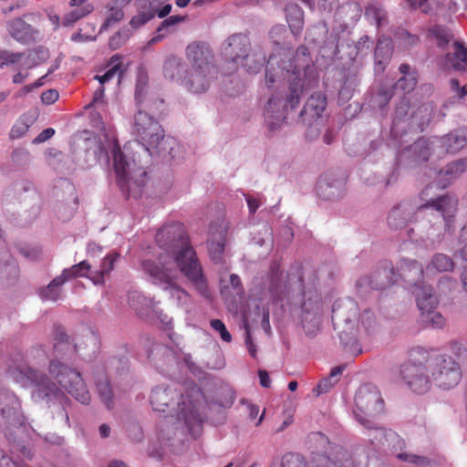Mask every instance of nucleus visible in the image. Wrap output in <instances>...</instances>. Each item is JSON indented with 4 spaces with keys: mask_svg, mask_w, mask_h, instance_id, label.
<instances>
[{
    "mask_svg": "<svg viewBox=\"0 0 467 467\" xmlns=\"http://www.w3.org/2000/svg\"><path fill=\"white\" fill-rule=\"evenodd\" d=\"M48 372L56 382L47 375L31 368L15 369L12 374L23 387H34L32 399L35 401L50 402L67 400L63 389L82 404H88L90 394L78 370L70 368L58 358H52Z\"/></svg>",
    "mask_w": 467,
    "mask_h": 467,
    "instance_id": "obj_1",
    "label": "nucleus"
},
{
    "mask_svg": "<svg viewBox=\"0 0 467 467\" xmlns=\"http://www.w3.org/2000/svg\"><path fill=\"white\" fill-rule=\"evenodd\" d=\"M156 242L163 253L155 265L162 268V263L166 262V266H178L195 288L204 294L206 281L195 251L189 244L184 225L177 222L163 225L156 234Z\"/></svg>",
    "mask_w": 467,
    "mask_h": 467,
    "instance_id": "obj_2",
    "label": "nucleus"
},
{
    "mask_svg": "<svg viewBox=\"0 0 467 467\" xmlns=\"http://www.w3.org/2000/svg\"><path fill=\"white\" fill-rule=\"evenodd\" d=\"M275 56H270L265 69V86L275 90L265 107V119L271 130L280 126L285 119V111L296 109L303 94V78L298 69L288 70L277 66Z\"/></svg>",
    "mask_w": 467,
    "mask_h": 467,
    "instance_id": "obj_3",
    "label": "nucleus"
},
{
    "mask_svg": "<svg viewBox=\"0 0 467 467\" xmlns=\"http://www.w3.org/2000/svg\"><path fill=\"white\" fill-rule=\"evenodd\" d=\"M203 400L201 389L193 385L186 395L170 386L155 387L150 396L151 407L156 411L164 412L167 409L184 420L189 431L197 436L201 431L202 419L199 407Z\"/></svg>",
    "mask_w": 467,
    "mask_h": 467,
    "instance_id": "obj_4",
    "label": "nucleus"
},
{
    "mask_svg": "<svg viewBox=\"0 0 467 467\" xmlns=\"http://www.w3.org/2000/svg\"><path fill=\"white\" fill-rule=\"evenodd\" d=\"M332 320L338 327H342L339 337L345 348L352 354L358 355L362 349L358 342V336L368 335L376 326L374 314L365 310L359 317L357 304L347 300L341 305L334 306Z\"/></svg>",
    "mask_w": 467,
    "mask_h": 467,
    "instance_id": "obj_5",
    "label": "nucleus"
},
{
    "mask_svg": "<svg viewBox=\"0 0 467 467\" xmlns=\"http://www.w3.org/2000/svg\"><path fill=\"white\" fill-rule=\"evenodd\" d=\"M186 57L192 69L186 72L182 85L194 94L205 92L215 72L211 50L203 44L192 43L186 48Z\"/></svg>",
    "mask_w": 467,
    "mask_h": 467,
    "instance_id": "obj_6",
    "label": "nucleus"
},
{
    "mask_svg": "<svg viewBox=\"0 0 467 467\" xmlns=\"http://www.w3.org/2000/svg\"><path fill=\"white\" fill-rule=\"evenodd\" d=\"M384 402L376 386L370 383L358 388L355 394L352 414L354 419L367 429H375L376 439L385 436L382 429L378 428L376 418L383 411Z\"/></svg>",
    "mask_w": 467,
    "mask_h": 467,
    "instance_id": "obj_7",
    "label": "nucleus"
},
{
    "mask_svg": "<svg viewBox=\"0 0 467 467\" xmlns=\"http://www.w3.org/2000/svg\"><path fill=\"white\" fill-rule=\"evenodd\" d=\"M134 120V133L140 139L147 151L152 149L159 154L167 153L173 157L175 141L171 138H165L164 130L157 120L141 110L137 112Z\"/></svg>",
    "mask_w": 467,
    "mask_h": 467,
    "instance_id": "obj_8",
    "label": "nucleus"
},
{
    "mask_svg": "<svg viewBox=\"0 0 467 467\" xmlns=\"http://www.w3.org/2000/svg\"><path fill=\"white\" fill-rule=\"evenodd\" d=\"M113 166L118 179V184L126 191L128 197L137 199L141 193V188L146 182L147 172L142 166L130 168L125 160L119 145L112 150Z\"/></svg>",
    "mask_w": 467,
    "mask_h": 467,
    "instance_id": "obj_9",
    "label": "nucleus"
},
{
    "mask_svg": "<svg viewBox=\"0 0 467 467\" xmlns=\"http://www.w3.org/2000/svg\"><path fill=\"white\" fill-rule=\"evenodd\" d=\"M251 42L249 37L244 34H234L228 37L223 47V55L229 63H245L244 67L251 74L258 73L265 65V57L255 58V55L250 56Z\"/></svg>",
    "mask_w": 467,
    "mask_h": 467,
    "instance_id": "obj_10",
    "label": "nucleus"
},
{
    "mask_svg": "<svg viewBox=\"0 0 467 467\" xmlns=\"http://www.w3.org/2000/svg\"><path fill=\"white\" fill-rule=\"evenodd\" d=\"M143 269L150 275L152 282L168 291L179 306H184L190 301V296L174 282L180 269L178 266H166V262H163L161 268L155 262L146 261Z\"/></svg>",
    "mask_w": 467,
    "mask_h": 467,
    "instance_id": "obj_11",
    "label": "nucleus"
},
{
    "mask_svg": "<svg viewBox=\"0 0 467 467\" xmlns=\"http://www.w3.org/2000/svg\"><path fill=\"white\" fill-rule=\"evenodd\" d=\"M432 382L440 389H451L462 379V369L458 362L448 355L440 354L430 359Z\"/></svg>",
    "mask_w": 467,
    "mask_h": 467,
    "instance_id": "obj_12",
    "label": "nucleus"
},
{
    "mask_svg": "<svg viewBox=\"0 0 467 467\" xmlns=\"http://www.w3.org/2000/svg\"><path fill=\"white\" fill-rule=\"evenodd\" d=\"M170 0H135L134 5L136 14L130 20V26L137 30L155 16L160 18L166 17L171 11Z\"/></svg>",
    "mask_w": 467,
    "mask_h": 467,
    "instance_id": "obj_13",
    "label": "nucleus"
},
{
    "mask_svg": "<svg viewBox=\"0 0 467 467\" xmlns=\"http://www.w3.org/2000/svg\"><path fill=\"white\" fill-rule=\"evenodd\" d=\"M431 368L422 363L408 362L401 366L400 374L406 384L417 393L429 390L432 382Z\"/></svg>",
    "mask_w": 467,
    "mask_h": 467,
    "instance_id": "obj_14",
    "label": "nucleus"
},
{
    "mask_svg": "<svg viewBox=\"0 0 467 467\" xmlns=\"http://www.w3.org/2000/svg\"><path fill=\"white\" fill-rule=\"evenodd\" d=\"M0 412L11 426H22L25 422V418L20 411V402L11 391L4 390L0 392Z\"/></svg>",
    "mask_w": 467,
    "mask_h": 467,
    "instance_id": "obj_15",
    "label": "nucleus"
},
{
    "mask_svg": "<svg viewBox=\"0 0 467 467\" xmlns=\"http://www.w3.org/2000/svg\"><path fill=\"white\" fill-rule=\"evenodd\" d=\"M301 321L307 335H315L321 325V309L317 300L308 299L302 306Z\"/></svg>",
    "mask_w": 467,
    "mask_h": 467,
    "instance_id": "obj_16",
    "label": "nucleus"
},
{
    "mask_svg": "<svg viewBox=\"0 0 467 467\" xmlns=\"http://www.w3.org/2000/svg\"><path fill=\"white\" fill-rule=\"evenodd\" d=\"M397 275L391 263L384 262L368 279V285L376 290L385 289L397 282Z\"/></svg>",
    "mask_w": 467,
    "mask_h": 467,
    "instance_id": "obj_17",
    "label": "nucleus"
},
{
    "mask_svg": "<svg viewBox=\"0 0 467 467\" xmlns=\"http://www.w3.org/2000/svg\"><path fill=\"white\" fill-rule=\"evenodd\" d=\"M412 293L415 296L420 314L432 308H437L439 301L431 285L423 283L413 284Z\"/></svg>",
    "mask_w": 467,
    "mask_h": 467,
    "instance_id": "obj_18",
    "label": "nucleus"
},
{
    "mask_svg": "<svg viewBox=\"0 0 467 467\" xmlns=\"http://www.w3.org/2000/svg\"><path fill=\"white\" fill-rule=\"evenodd\" d=\"M7 30L13 38L24 44L34 41L37 35V31L21 17L9 21Z\"/></svg>",
    "mask_w": 467,
    "mask_h": 467,
    "instance_id": "obj_19",
    "label": "nucleus"
},
{
    "mask_svg": "<svg viewBox=\"0 0 467 467\" xmlns=\"http://www.w3.org/2000/svg\"><path fill=\"white\" fill-rule=\"evenodd\" d=\"M444 65L454 70H466L467 68V48L462 43L454 41L445 56Z\"/></svg>",
    "mask_w": 467,
    "mask_h": 467,
    "instance_id": "obj_20",
    "label": "nucleus"
},
{
    "mask_svg": "<svg viewBox=\"0 0 467 467\" xmlns=\"http://www.w3.org/2000/svg\"><path fill=\"white\" fill-rule=\"evenodd\" d=\"M225 235L226 229L223 226H220L216 230H211L210 236L208 238V252L211 259L214 263H221L223 255L225 246Z\"/></svg>",
    "mask_w": 467,
    "mask_h": 467,
    "instance_id": "obj_21",
    "label": "nucleus"
},
{
    "mask_svg": "<svg viewBox=\"0 0 467 467\" xmlns=\"http://www.w3.org/2000/svg\"><path fill=\"white\" fill-rule=\"evenodd\" d=\"M440 142L446 152L455 153L467 145V128L451 131L440 138Z\"/></svg>",
    "mask_w": 467,
    "mask_h": 467,
    "instance_id": "obj_22",
    "label": "nucleus"
},
{
    "mask_svg": "<svg viewBox=\"0 0 467 467\" xmlns=\"http://www.w3.org/2000/svg\"><path fill=\"white\" fill-rule=\"evenodd\" d=\"M163 76L166 79L182 84L186 75L185 65L182 58L169 56L163 63Z\"/></svg>",
    "mask_w": 467,
    "mask_h": 467,
    "instance_id": "obj_23",
    "label": "nucleus"
},
{
    "mask_svg": "<svg viewBox=\"0 0 467 467\" xmlns=\"http://www.w3.org/2000/svg\"><path fill=\"white\" fill-rule=\"evenodd\" d=\"M392 40L388 36H380L375 48V68L383 71L392 57Z\"/></svg>",
    "mask_w": 467,
    "mask_h": 467,
    "instance_id": "obj_24",
    "label": "nucleus"
},
{
    "mask_svg": "<svg viewBox=\"0 0 467 467\" xmlns=\"http://www.w3.org/2000/svg\"><path fill=\"white\" fill-rule=\"evenodd\" d=\"M397 280L401 277L409 283H418V279L423 275L421 265L412 259H401L398 266Z\"/></svg>",
    "mask_w": 467,
    "mask_h": 467,
    "instance_id": "obj_25",
    "label": "nucleus"
},
{
    "mask_svg": "<svg viewBox=\"0 0 467 467\" xmlns=\"http://www.w3.org/2000/svg\"><path fill=\"white\" fill-rule=\"evenodd\" d=\"M437 190L432 184L424 188L420 194L422 204H453L458 202L452 195L437 193Z\"/></svg>",
    "mask_w": 467,
    "mask_h": 467,
    "instance_id": "obj_26",
    "label": "nucleus"
},
{
    "mask_svg": "<svg viewBox=\"0 0 467 467\" xmlns=\"http://www.w3.org/2000/svg\"><path fill=\"white\" fill-rule=\"evenodd\" d=\"M467 170V158L459 159L447 164L439 171L441 181L444 182L443 187L459 178Z\"/></svg>",
    "mask_w": 467,
    "mask_h": 467,
    "instance_id": "obj_27",
    "label": "nucleus"
},
{
    "mask_svg": "<svg viewBox=\"0 0 467 467\" xmlns=\"http://www.w3.org/2000/svg\"><path fill=\"white\" fill-rule=\"evenodd\" d=\"M119 258V254L110 253L105 256L100 264L99 270L92 271L89 279L95 285H103L105 277L114 269V265Z\"/></svg>",
    "mask_w": 467,
    "mask_h": 467,
    "instance_id": "obj_28",
    "label": "nucleus"
},
{
    "mask_svg": "<svg viewBox=\"0 0 467 467\" xmlns=\"http://www.w3.org/2000/svg\"><path fill=\"white\" fill-rule=\"evenodd\" d=\"M327 106V99L320 92H315L306 100L300 114H310L312 118H318L324 111Z\"/></svg>",
    "mask_w": 467,
    "mask_h": 467,
    "instance_id": "obj_29",
    "label": "nucleus"
},
{
    "mask_svg": "<svg viewBox=\"0 0 467 467\" xmlns=\"http://www.w3.org/2000/svg\"><path fill=\"white\" fill-rule=\"evenodd\" d=\"M344 181H336L330 184L327 179L321 178L317 183V191L324 200L334 201V197L338 196L343 189Z\"/></svg>",
    "mask_w": 467,
    "mask_h": 467,
    "instance_id": "obj_30",
    "label": "nucleus"
},
{
    "mask_svg": "<svg viewBox=\"0 0 467 467\" xmlns=\"http://www.w3.org/2000/svg\"><path fill=\"white\" fill-rule=\"evenodd\" d=\"M65 283L64 276L55 277L47 286L39 290V296L42 300L55 302L60 298L61 286Z\"/></svg>",
    "mask_w": 467,
    "mask_h": 467,
    "instance_id": "obj_31",
    "label": "nucleus"
},
{
    "mask_svg": "<svg viewBox=\"0 0 467 467\" xmlns=\"http://www.w3.org/2000/svg\"><path fill=\"white\" fill-rule=\"evenodd\" d=\"M454 264L450 256L443 254H435L426 267V273L433 275L452 270Z\"/></svg>",
    "mask_w": 467,
    "mask_h": 467,
    "instance_id": "obj_32",
    "label": "nucleus"
},
{
    "mask_svg": "<svg viewBox=\"0 0 467 467\" xmlns=\"http://www.w3.org/2000/svg\"><path fill=\"white\" fill-rule=\"evenodd\" d=\"M289 27L294 35L299 34L304 26V12L297 5H290L286 8Z\"/></svg>",
    "mask_w": 467,
    "mask_h": 467,
    "instance_id": "obj_33",
    "label": "nucleus"
},
{
    "mask_svg": "<svg viewBox=\"0 0 467 467\" xmlns=\"http://www.w3.org/2000/svg\"><path fill=\"white\" fill-rule=\"evenodd\" d=\"M109 67H110L103 75L95 76V79H97L100 85H104L115 78H117L119 83L120 82V79L123 76V70L121 68L119 58L117 56H114L110 58Z\"/></svg>",
    "mask_w": 467,
    "mask_h": 467,
    "instance_id": "obj_34",
    "label": "nucleus"
},
{
    "mask_svg": "<svg viewBox=\"0 0 467 467\" xmlns=\"http://www.w3.org/2000/svg\"><path fill=\"white\" fill-rule=\"evenodd\" d=\"M97 391L101 402L107 409H112L115 401V393L107 378L97 381Z\"/></svg>",
    "mask_w": 467,
    "mask_h": 467,
    "instance_id": "obj_35",
    "label": "nucleus"
},
{
    "mask_svg": "<svg viewBox=\"0 0 467 467\" xmlns=\"http://www.w3.org/2000/svg\"><path fill=\"white\" fill-rule=\"evenodd\" d=\"M185 20V16H171L164 19L157 28V35L154 36L150 41L149 45L156 44L161 41L168 34V28L175 26Z\"/></svg>",
    "mask_w": 467,
    "mask_h": 467,
    "instance_id": "obj_36",
    "label": "nucleus"
},
{
    "mask_svg": "<svg viewBox=\"0 0 467 467\" xmlns=\"http://www.w3.org/2000/svg\"><path fill=\"white\" fill-rule=\"evenodd\" d=\"M74 8L65 15L62 20V25L65 26H70L78 22L80 18L90 14L94 7L90 4H87L83 6H73Z\"/></svg>",
    "mask_w": 467,
    "mask_h": 467,
    "instance_id": "obj_37",
    "label": "nucleus"
},
{
    "mask_svg": "<svg viewBox=\"0 0 467 467\" xmlns=\"http://www.w3.org/2000/svg\"><path fill=\"white\" fill-rule=\"evenodd\" d=\"M336 458L333 462H331L330 459L320 455L319 458L317 461L323 462L325 461L326 463L322 467H330V464H333L335 466L338 467H353L352 462L348 459L349 455L347 451H345L342 448L337 447L335 451Z\"/></svg>",
    "mask_w": 467,
    "mask_h": 467,
    "instance_id": "obj_38",
    "label": "nucleus"
},
{
    "mask_svg": "<svg viewBox=\"0 0 467 467\" xmlns=\"http://www.w3.org/2000/svg\"><path fill=\"white\" fill-rule=\"evenodd\" d=\"M420 318L426 326L431 328H442L446 324L445 318L436 308L421 313Z\"/></svg>",
    "mask_w": 467,
    "mask_h": 467,
    "instance_id": "obj_39",
    "label": "nucleus"
},
{
    "mask_svg": "<svg viewBox=\"0 0 467 467\" xmlns=\"http://www.w3.org/2000/svg\"><path fill=\"white\" fill-rule=\"evenodd\" d=\"M409 150L413 153L417 161H426L431 155V146L427 140L420 139L410 146Z\"/></svg>",
    "mask_w": 467,
    "mask_h": 467,
    "instance_id": "obj_40",
    "label": "nucleus"
},
{
    "mask_svg": "<svg viewBox=\"0 0 467 467\" xmlns=\"http://www.w3.org/2000/svg\"><path fill=\"white\" fill-rule=\"evenodd\" d=\"M54 340V350L57 355H62L64 352L70 350L71 348L78 350V348H80L79 343H76L72 347L68 341L67 336L62 330L56 331Z\"/></svg>",
    "mask_w": 467,
    "mask_h": 467,
    "instance_id": "obj_41",
    "label": "nucleus"
},
{
    "mask_svg": "<svg viewBox=\"0 0 467 467\" xmlns=\"http://www.w3.org/2000/svg\"><path fill=\"white\" fill-rule=\"evenodd\" d=\"M90 268L91 266L87 261H82L79 264L71 266L70 268L64 269L59 276H64L65 282L67 279L77 276H85L89 278L90 275H88V271Z\"/></svg>",
    "mask_w": 467,
    "mask_h": 467,
    "instance_id": "obj_42",
    "label": "nucleus"
},
{
    "mask_svg": "<svg viewBox=\"0 0 467 467\" xmlns=\"http://www.w3.org/2000/svg\"><path fill=\"white\" fill-rule=\"evenodd\" d=\"M222 294L224 296H239L244 294V288L241 284V279L237 275H230V285H225L222 287Z\"/></svg>",
    "mask_w": 467,
    "mask_h": 467,
    "instance_id": "obj_43",
    "label": "nucleus"
},
{
    "mask_svg": "<svg viewBox=\"0 0 467 467\" xmlns=\"http://www.w3.org/2000/svg\"><path fill=\"white\" fill-rule=\"evenodd\" d=\"M129 305L136 311L141 312L144 308L150 306V299L145 297L139 291H130L128 295Z\"/></svg>",
    "mask_w": 467,
    "mask_h": 467,
    "instance_id": "obj_44",
    "label": "nucleus"
},
{
    "mask_svg": "<svg viewBox=\"0 0 467 467\" xmlns=\"http://www.w3.org/2000/svg\"><path fill=\"white\" fill-rule=\"evenodd\" d=\"M365 16L373 20L378 27L384 25L387 19L385 10L377 4H370L366 9Z\"/></svg>",
    "mask_w": 467,
    "mask_h": 467,
    "instance_id": "obj_45",
    "label": "nucleus"
},
{
    "mask_svg": "<svg viewBox=\"0 0 467 467\" xmlns=\"http://www.w3.org/2000/svg\"><path fill=\"white\" fill-rule=\"evenodd\" d=\"M430 33L437 39L439 47L448 45L452 39L451 33L445 27L435 26L430 29Z\"/></svg>",
    "mask_w": 467,
    "mask_h": 467,
    "instance_id": "obj_46",
    "label": "nucleus"
},
{
    "mask_svg": "<svg viewBox=\"0 0 467 467\" xmlns=\"http://www.w3.org/2000/svg\"><path fill=\"white\" fill-rule=\"evenodd\" d=\"M27 119V115H23L17 122L13 126L10 131V136L13 139H17L22 137L28 130L29 127L32 125L33 120L29 119V123L25 122V119Z\"/></svg>",
    "mask_w": 467,
    "mask_h": 467,
    "instance_id": "obj_47",
    "label": "nucleus"
},
{
    "mask_svg": "<svg viewBox=\"0 0 467 467\" xmlns=\"http://www.w3.org/2000/svg\"><path fill=\"white\" fill-rule=\"evenodd\" d=\"M282 467H308V465L303 456L287 453L282 459Z\"/></svg>",
    "mask_w": 467,
    "mask_h": 467,
    "instance_id": "obj_48",
    "label": "nucleus"
},
{
    "mask_svg": "<svg viewBox=\"0 0 467 467\" xmlns=\"http://www.w3.org/2000/svg\"><path fill=\"white\" fill-rule=\"evenodd\" d=\"M124 18V11L117 6H112L109 10V15L102 25V28L106 29Z\"/></svg>",
    "mask_w": 467,
    "mask_h": 467,
    "instance_id": "obj_49",
    "label": "nucleus"
},
{
    "mask_svg": "<svg viewBox=\"0 0 467 467\" xmlns=\"http://www.w3.org/2000/svg\"><path fill=\"white\" fill-rule=\"evenodd\" d=\"M417 85V78L415 76L402 77L400 78L396 86L402 89L405 93L412 91Z\"/></svg>",
    "mask_w": 467,
    "mask_h": 467,
    "instance_id": "obj_50",
    "label": "nucleus"
},
{
    "mask_svg": "<svg viewBox=\"0 0 467 467\" xmlns=\"http://www.w3.org/2000/svg\"><path fill=\"white\" fill-rule=\"evenodd\" d=\"M211 327L219 332L220 337L223 341L230 342L232 340L230 333L227 331L224 324L220 319H213L211 321Z\"/></svg>",
    "mask_w": 467,
    "mask_h": 467,
    "instance_id": "obj_51",
    "label": "nucleus"
},
{
    "mask_svg": "<svg viewBox=\"0 0 467 467\" xmlns=\"http://www.w3.org/2000/svg\"><path fill=\"white\" fill-rule=\"evenodd\" d=\"M337 379H332L330 377L322 379L316 388L317 395L328 391L332 387L336 385Z\"/></svg>",
    "mask_w": 467,
    "mask_h": 467,
    "instance_id": "obj_52",
    "label": "nucleus"
},
{
    "mask_svg": "<svg viewBox=\"0 0 467 467\" xmlns=\"http://www.w3.org/2000/svg\"><path fill=\"white\" fill-rule=\"evenodd\" d=\"M59 98V93L57 89H48L42 93L41 100L44 104L51 105L55 103Z\"/></svg>",
    "mask_w": 467,
    "mask_h": 467,
    "instance_id": "obj_53",
    "label": "nucleus"
},
{
    "mask_svg": "<svg viewBox=\"0 0 467 467\" xmlns=\"http://www.w3.org/2000/svg\"><path fill=\"white\" fill-rule=\"evenodd\" d=\"M397 457L400 460H402V461H405V462H413V463H417V464H422L423 462H425V459L424 458L420 457V456L415 455V454H410V453H408V452L399 453L397 455Z\"/></svg>",
    "mask_w": 467,
    "mask_h": 467,
    "instance_id": "obj_54",
    "label": "nucleus"
},
{
    "mask_svg": "<svg viewBox=\"0 0 467 467\" xmlns=\"http://www.w3.org/2000/svg\"><path fill=\"white\" fill-rule=\"evenodd\" d=\"M460 242L464 244V246L460 251V255L463 261L467 262V224L461 231Z\"/></svg>",
    "mask_w": 467,
    "mask_h": 467,
    "instance_id": "obj_55",
    "label": "nucleus"
},
{
    "mask_svg": "<svg viewBox=\"0 0 467 467\" xmlns=\"http://www.w3.org/2000/svg\"><path fill=\"white\" fill-rule=\"evenodd\" d=\"M451 349L452 353L458 358H463L467 357V348L465 346H463L461 343L454 342L451 344Z\"/></svg>",
    "mask_w": 467,
    "mask_h": 467,
    "instance_id": "obj_56",
    "label": "nucleus"
},
{
    "mask_svg": "<svg viewBox=\"0 0 467 467\" xmlns=\"http://www.w3.org/2000/svg\"><path fill=\"white\" fill-rule=\"evenodd\" d=\"M24 57L25 53L6 51L5 65L20 62Z\"/></svg>",
    "mask_w": 467,
    "mask_h": 467,
    "instance_id": "obj_57",
    "label": "nucleus"
},
{
    "mask_svg": "<svg viewBox=\"0 0 467 467\" xmlns=\"http://www.w3.org/2000/svg\"><path fill=\"white\" fill-rule=\"evenodd\" d=\"M55 134V130L52 128H47L42 130L37 137L35 139V142L40 143L49 140Z\"/></svg>",
    "mask_w": 467,
    "mask_h": 467,
    "instance_id": "obj_58",
    "label": "nucleus"
},
{
    "mask_svg": "<svg viewBox=\"0 0 467 467\" xmlns=\"http://www.w3.org/2000/svg\"><path fill=\"white\" fill-rule=\"evenodd\" d=\"M105 88L103 85H101L94 93L93 99L91 104H99L104 103L103 98H104Z\"/></svg>",
    "mask_w": 467,
    "mask_h": 467,
    "instance_id": "obj_59",
    "label": "nucleus"
},
{
    "mask_svg": "<svg viewBox=\"0 0 467 467\" xmlns=\"http://www.w3.org/2000/svg\"><path fill=\"white\" fill-rule=\"evenodd\" d=\"M436 211L442 215L444 220L446 221V223L449 225L450 220L447 218V213H450L451 212H454V206H435Z\"/></svg>",
    "mask_w": 467,
    "mask_h": 467,
    "instance_id": "obj_60",
    "label": "nucleus"
},
{
    "mask_svg": "<svg viewBox=\"0 0 467 467\" xmlns=\"http://www.w3.org/2000/svg\"><path fill=\"white\" fill-rule=\"evenodd\" d=\"M258 376H259L261 386L264 388H269L271 380H270L268 373L265 370H259Z\"/></svg>",
    "mask_w": 467,
    "mask_h": 467,
    "instance_id": "obj_61",
    "label": "nucleus"
},
{
    "mask_svg": "<svg viewBox=\"0 0 467 467\" xmlns=\"http://www.w3.org/2000/svg\"><path fill=\"white\" fill-rule=\"evenodd\" d=\"M87 251L90 256H96L101 253L102 247L96 243H89Z\"/></svg>",
    "mask_w": 467,
    "mask_h": 467,
    "instance_id": "obj_62",
    "label": "nucleus"
},
{
    "mask_svg": "<svg viewBox=\"0 0 467 467\" xmlns=\"http://www.w3.org/2000/svg\"><path fill=\"white\" fill-rule=\"evenodd\" d=\"M29 76V73L27 70L26 71H18L13 76L12 81L14 84H21L24 82V80Z\"/></svg>",
    "mask_w": 467,
    "mask_h": 467,
    "instance_id": "obj_63",
    "label": "nucleus"
},
{
    "mask_svg": "<svg viewBox=\"0 0 467 467\" xmlns=\"http://www.w3.org/2000/svg\"><path fill=\"white\" fill-rule=\"evenodd\" d=\"M245 344L247 346V348H248V351H249L250 355L252 357H255L256 348H255V346L254 345V343L252 341V337H251L248 330L246 331Z\"/></svg>",
    "mask_w": 467,
    "mask_h": 467,
    "instance_id": "obj_64",
    "label": "nucleus"
}]
</instances>
